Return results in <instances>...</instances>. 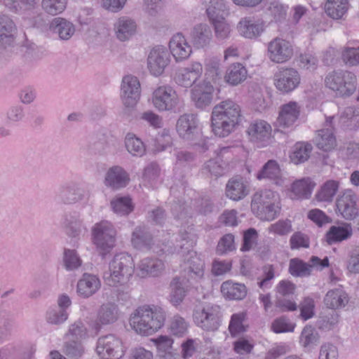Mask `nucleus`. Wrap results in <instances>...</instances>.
Returning <instances> with one entry per match:
<instances>
[{
	"label": "nucleus",
	"instance_id": "1",
	"mask_svg": "<svg viewBox=\"0 0 359 359\" xmlns=\"http://www.w3.org/2000/svg\"><path fill=\"white\" fill-rule=\"evenodd\" d=\"M240 106L231 100H226L215 105L212 111V127L214 133L221 137L231 133L241 121Z\"/></svg>",
	"mask_w": 359,
	"mask_h": 359
},
{
	"label": "nucleus",
	"instance_id": "2",
	"mask_svg": "<svg viewBox=\"0 0 359 359\" xmlns=\"http://www.w3.org/2000/svg\"><path fill=\"white\" fill-rule=\"evenodd\" d=\"M135 271L133 257L127 253L115 255L109 263V268L103 273V279L111 287L126 285Z\"/></svg>",
	"mask_w": 359,
	"mask_h": 359
},
{
	"label": "nucleus",
	"instance_id": "3",
	"mask_svg": "<svg viewBox=\"0 0 359 359\" xmlns=\"http://www.w3.org/2000/svg\"><path fill=\"white\" fill-rule=\"evenodd\" d=\"M280 210L278 198L276 192L270 189L257 191L252 196L251 210L262 220L274 219Z\"/></svg>",
	"mask_w": 359,
	"mask_h": 359
},
{
	"label": "nucleus",
	"instance_id": "4",
	"mask_svg": "<svg viewBox=\"0 0 359 359\" xmlns=\"http://www.w3.org/2000/svg\"><path fill=\"white\" fill-rule=\"evenodd\" d=\"M325 84L339 96H350L356 90L357 79L348 71H333L325 76Z\"/></svg>",
	"mask_w": 359,
	"mask_h": 359
},
{
	"label": "nucleus",
	"instance_id": "5",
	"mask_svg": "<svg viewBox=\"0 0 359 359\" xmlns=\"http://www.w3.org/2000/svg\"><path fill=\"white\" fill-rule=\"evenodd\" d=\"M116 236V229L107 220L97 222L92 228L93 242L102 257L115 246Z\"/></svg>",
	"mask_w": 359,
	"mask_h": 359
},
{
	"label": "nucleus",
	"instance_id": "6",
	"mask_svg": "<svg viewBox=\"0 0 359 359\" xmlns=\"http://www.w3.org/2000/svg\"><path fill=\"white\" fill-rule=\"evenodd\" d=\"M90 193L81 183L69 182L59 187L55 194L58 203L72 205L88 198Z\"/></svg>",
	"mask_w": 359,
	"mask_h": 359
},
{
	"label": "nucleus",
	"instance_id": "7",
	"mask_svg": "<svg viewBox=\"0 0 359 359\" xmlns=\"http://www.w3.org/2000/svg\"><path fill=\"white\" fill-rule=\"evenodd\" d=\"M274 86L282 93H289L294 90L300 84L301 76L292 67H280L274 74Z\"/></svg>",
	"mask_w": 359,
	"mask_h": 359
},
{
	"label": "nucleus",
	"instance_id": "8",
	"mask_svg": "<svg viewBox=\"0 0 359 359\" xmlns=\"http://www.w3.org/2000/svg\"><path fill=\"white\" fill-rule=\"evenodd\" d=\"M266 54L272 62L282 64L292 58L294 49L289 41L276 37L268 43Z\"/></svg>",
	"mask_w": 359,
	"mask_h": 359
},
{
	"label": "nucleus",
	"instance_id": "9",
	"mask_svg": "<svg viewBox=\"0 0 359 359\" xmlns=\"http://www.w3.org/2000/svg\"><path fill=\"white\" fill-rule=\"evenodd\" d=\"M164 316H133L130 318L132 328L141 335H150L164 324Z\"/></svg>",
	"mask_w": 359,
	"mask_h": 359
},
{
	"label": "nucleus",
	"instance_id": "10",
	"mask_svg": "<svg viewBox=\"0 0 359 359\" xmlns=\"http://www.w3.org/2000/svg\"><path fill=\"white\" fill-rule=\"evenodd\" d=\"M96 351L102 359H120L124 354L121 341L113 334L100 337Z\"/></svg>",
	"mask_w": 359,
	"mask_h": 359
},
{
	"label": "nucleus",
	"instance_id": "11",
	"mask_svg": "<svg viewBox=\"0 0 359 359\" xmlns=\"http://www.w3.org/2000/svg\"><path fill=\"white\" fill-rule=\"evenodd\" d=\"M176 92L169 86H160L152 94V103L160 111H174L179 104Z\"/></svg>",
	"mask_w": 359,
	"mask_h": 359
},
{
	"label": "nucleus",
	"instance_id": "12",
	"mask_svg": "<svg viewBox=\"0 0 359 359\" xmlns=\"http://www.w3.org/2000/svg\"><path fill=\"white\" fill-rule=\"evenodd\" d=\"M358 199L353 190H344L339 195L336 201L337 212L346 220L355 219L358 215Z\"/></svg>",
	"mask_w": 359,
	"mask_h": 359
},
{
	"label": "nucleus",
	"instance_id": "13",
	"mask_svg": "<svg viewBox=\"0 0 359 359\" xmlns=\"http://www.w3.org/2000/svg\"><path fill=\"white\" fill-rule=\"evenodd\" d=\"M170 62V53L166 48L158 46L152 48L147 58L148 69L155 76L163 74Z\"/></svg>",
	"mask_w": 359,
	"mask_h": 359
},
{
	"label": "nucleus",
	"instance_id": "14",
	"mask_svg": "<svg viewBox=\"0 0 359 359\" xmlns=\"http://www.w3.org/2000/svg\"><path fill=\"white\" fill-rule=\"evenodd\" d=\"M176 129L180 137L192 140L200 134L199 121L196 115L184 114L177 121Z\"/></svg>",
	"mask_w": 359,
	"mask_h": 359
},
{
	"label": "nucleus",
	"instance_id": "15",
	"mask_svg": "<svg viewBox=\"0 0 359 359\" xmlns=\"http://www.w3.org/2000/svg\"><path fill=\"white\" fill-rule=\"evenodd\" d=\"M140 97V83L136 76L128 75L123 78L121 98L125 106L134 107Z\"/></svg>",
	"mask_w": 359,
	"mask_h": 359
},
{
	"label": "nucleus",
	"instance_id": "16",
	"mask_svg": "<svg viewBox=\"0 0 359 359\" xmlns=\"http://www.w3.org/2000/svg\"><path fill=\"white\" fill-rule=\"evenodd\" d=\"M300 114V106L294 101H290L283 104L279 111L276 120V126L278 130L290 128L299 118Z\"/></svg>",
	"mask_w": 359,
	"mask_h": 359
},
{
	"label": "nucleus",
	"instance_id": "17",
	"mask_svg": "<svg viewBox=\"0 0 359 359\" xmlns=\"http://www.w3.org/2000/svg\"><path fill=\"white\" fill-rule=\"evenodd\" d=\"M204 262L194 250H188L184 258L183 270L187 274V281L190 279L198 280L204 273Z\"/></svg>",
	"mask_w": 359,
	"mask_h": 359
},
{
	"label": "nucleus",
	"instance_id": "18",
	"mask_svg": "<svg viewBox=\"0 0 359 359\" xmlns=\"http://www.w3.org/2000/svg\"><path fill=\"white\" fill-rule=\"evenodd\" d=\"M129 182V174L122 167L114 165L107 170L104 184L113 190H118L126 187Z\"/></svg>",
	"mask_w": 359,
	"mask_h": 359
},
{
	"label": "nucleus",
	"instance_id": "19",
	"mask_svg": "<svg viewBox=\"0 0 359 359\" xmlns=\"http://www.w3.org/2000/svg\"><path fill=\"white\" fill-rule=\"evenodd\" d=\"M203 66L200 62H194L187 67L180 70L175 76V82L183 87H191L201 77Z\"/></svg>",
	"mask_w": 359,
	"mask_h": 359
},
{
	"label": "nucleus",
	"instance_id": "20",
	"mask_svg": "<svg viewBox=\"0 0 359 359\" xmlns=\"http://www.w3.org/2000/svg\"><path fill=\"white\" fill-rule=\"evenodd\" d=\"M101 287V281L96 275L84 273L78 280L76 292L82 298H89L94 295Z\"/></svg>",
	"mask_w": 359,
	"mask_h": 359
},
{
	"label": "nucleus",
	"instance_id": "21",
	"mask_svg": "<svg viewBox=\"0 0 359 359\" xmlns=\"http://www.w3.org/2000/svg\"><path fill=\"white\" fill-rule=\"evenodd\" d=\"M247 132L250 140L259 144L260 147L267 145L271 140V127L264 121L252 123Z\"/></svg>",
	"mask_w": 359,
	"mask_h": 359
},
{
	"label": "nucleus",
	"instance_id": "22",
	"mask_svg": "<svg viewBox=\"0 0 359 359\" xmlns=\"http://www.w3.org/2000/svg\"><path fill=\"white\" fill-rule=\"evenodd\" d=\"M213 86L210 81L204 80L191 90V99L195 106L204 109L209 106L212 100Z\"/></svg>",
	"mask_w": 359,
	"mask_h": 359
},
{
	"label": "nucleus",
	"instance_id": "23",
	"mask_svg": "<svg viewBox=\"0 0 359 359\" xmlns=\"http://www.w3.org/2000/svg\"><path fill=\"white\" fill-rule=\"evenodd\" d=\"M334 116H329L326 118L325 126L318 131L315 137V142L318 148L325 151L333 149L336 146V138L333 133L334 128L332 125Z\"/></svg>",
	"mask_w": 359,
	"mask_h": 359
},
{
	"label": "nucleus",
	"instance_id": "24",
	"mask_svg": "<svg viewBox=\"0 0 359 359\" xmlns=\"http://www.w3.org/2000/svg\"><path fill=\"white\" fill-rule=\"evenodd\" d=\"M237 29L239 34L247 39L258 37L264 31V24L253 17H245L239 21Z\"/></svg>",
	"mask_w": 359,
	"mask_h": 359
},
{
	"label": "nucleus",
	"instance_id": "25",
	"mask_svg": "<svg viewBox=\"0 0 359 359\" xmlns=\"http://www.w3.org/2000/svg\"><path fill=\"white\" fill-rule=\"evenodd\" d=\"M169 48L177 62L187 59L192 53L191 47L181 33H177L172 37Z\"/></svg>",
	"mask_w": 359,
	"mask_h": 359
},
{
	"label": "nucleus",
	"instance_id": "26",
	"mask_svg": "<svg viewBox=\"0 0 359 359\" xmlns=\"http://www.w3.org/2000/svg\"><path fill=\"white\" fill-rule=\"evenodd\" d=\"M17 27L12 18L0 13V44L4 47L11 46L15 39Z\"/></svg>",
	"mask_w": 359,
	"mask_h": 359
},
{
	"label": "nucleus",
	"instance_id": "27",
	"mask_svg": "<svg viewBox=\"0 0 359 359\" xmlns=\"http://www.w3.org/2000/svg\"><path fill=\"white\" fill-rule=\"evenodd\" d=\"M257 179L271 180L277 186H283L285 181L278 163L274 160H269L263 165L257 174Z\"/></svg>",
	"mask_w": 359,
	"mask_h": 359
},
{
	"label": "nucleus",
	"instance_id": "28",
	"mask_svg": "<svg viewBox=\"0 0 359 359\" xmlns=\"http://www.w3.org/2000/svg\"><path fill=\"white\" fill-rule=\"evenodd\" d=\"M316 184L310 177L295 180L290 188V198L294 200L308 199Z\"/></svg>",
	"mask_w": 359,
	"mask_h": 359
},
{
	"label": "nucleus",
	"instance_id": "29",
	"mask_svg": "<svg viewBox=\"0 0 359 359\" xmlns=\"http://www.w3.org/2000/svg\"><path fill=\"white\" fill-rule=\"evenodd\" d=\"M221 292L226 299L240 301L245 298L248 290L245 284L229 280L222 284Z\"/></svg>",
	"mask_w": 359,
	"mask_h": 359
},
{
	"label": "nucleus",
	"instance_id": "30",
	"mask_svg": "<svg viewBox=\"0 0 359 359\" xmlns=\"http://www.w3.org/2000/svg\"><path fill=\"white\" fill-rule=\"evenodd\" d=\"M191 42L196 48L208 46L212 38L210 27L206 24L196 25L191 32Z\"/></svg>",
	"mask_w": 359,
	"mask_h": 359
},
{
	"label": "nucleus",
	"instance_id": "31",
	"mask_svg": "<svg viewBox=\"0 0 359 359\" xmlns=\"http://www.w3.org/2000/svg\"><path fill=\"white\" fill-rule=\"evenodd\" d=\"M249 193L246 183L241 177H235L229 180L226 185V195L233 201H240Z\"/></svg>",
	"mask_w": 359,
	"mask_h": 359
},
{
	"label": "nucleus",
	"instance_id": "32",
	"mask_svg": "<svg viewBox=\"0 0 359 359\" xmlns=\"http://www.w3.org/2000/svg\"><path fill=\"white\" fill-rule=\"evenodd\" d=\"M137 25L134 20L128 17L119 18L114 23V31L118 39L128 40L136 32Z\"/></svg>",
	"mask_w": 359,
	"mask_h": 359
},
{
	"label": "nucleus",
	"instance_id": "33",
	"mask_svg": "<svg viewBox=\"0 0 359 359\" xmlns=\"http://www.w3.org/2000/svg\"><path fill=\"white\" fill-rule=\"evenodd\" d=\"M50 29L60 40L67 41L75 33V27L71 22L62 18H55L50 23Z\"/></svg>",
	"mask_w": 359,
	"mask_h": 359
},
{
	"label": "nucleus",
	"instance_id": "34",
	"mask_svg": "<svg viewBox=\"0 0 359 359\" xmlns=\"http://www.w3.org/2000/svg\"><path fill=\"white\" fill-rule=\"evenodd\" d=\"M131 243L138 250L149 248L153 244V236L147 226L140 225L132 233Z\"/></svg>",
	"mask_w": 359,
	"mask_h": 359
},
{
	"label": "nucleus",
	"instance_id": "35",
	"mask_svg": "<svg viewBox=\"0 0 359 359\" xmlns=\"http://www.w3.org/2000/svg\"><path fill=\"white\" fill-rule=\"evenodd\" d=\"M164 263L158 259L144 258L138 265L139 276L144 278L147 276H158L164 270Z\"/></svg>",
	"mask_w": 359,
	"mask_h": 359
},
{
	"label": "nucleus",
	"instance_id": "36",
	"mask_svg": "<svg viewBox=\"0 0 359 359\" xmlns=\"http://www.w3.org/2000/svg\"><path fill=\"white\" fill-rule=\"evenodd\" d=\"M247 75L248 71L242 64L233 63L227 68L224 80L229 85L235 86L243 82Z\"/></svg>",
	"mask_w": 359,
	"mask_h": 359
},
{
	"label": "nucleus",
	"instance_id": "37",
	"mask_svg": "<svg viewBox=\"0 0 359 359\" xmlns=\"http://www.w3.org/2000/svg\"><path fill=\"white\" fill-rule=\"evenodd\" d=\"M339 182L329 180L320 187L315 195L318 201L330 203L333 201L339 188Z\"/></svg>",
	"mask_w": 359,
	"mask_h": 359
},
{
	"label": "nucleus",
	"instance_id": "38",
	"mask_svg": "<svg viewBox=\"0 0 359 359\" xmlns=\"http://www.w3.org/2000/svg\"><path fill=\"white\" fill-rule=\"evenodd\" d=\"M62 224L66 233L70 237L76 238L81 232L82 222L76 212L65 214Z\"/></svg>",
	"mask_w": 359,
	"mask_h": 359
},
{
	"label": "nucleus",
	"instance_id": "39",
	"mask_svg": "<svg viewBox=\"0 0 359 359\" xmlns=\"http://www.w3.org/2000/svg\"><path fill=\"white\" fill-rule=\"evenodd\" d=\"M348 8V0H327L325 5V13L335 20L341 19Z\"/></svg>",
	"mask_w": 359,
	"mask_h": 359
},
{
	"label": "nucleus",
	"instance_id": "40",
	"mask_svg": "<svg viewBox=\"0 0 359 359\" xmlns=\"http://www.w3.org/2000/svg\"><path fill=\"white\" fill-rule=\"evenodd\" d=\"M324 303L327 308L336 309L344 307L348 303L346 293L341 288L330 290L327 292Z\"/></svg>",
	"mask_w": 359,
	"mask_h": 359
},
{
	"label": "nucleus",
	"instance_id": "41",
	"mask_svg": "<svg viewBox=\"0 0 359 359\" xmlns=\"http://www.w3.org/2000/svg\"><path fill=\"white\" fill-rule=\"evenodd\" d=\"M320 341V336L311 325H306L302 331L299 344L306 351H311Z\"/></svg>",
	"mask_w": 359,
	"mask_h": 359
},
{
	"label": "nucleus",
	"instance_id": "42",
	"mask_svg": "<svg viewBox=\"0 0 359 359\" xmlns=\"http://www.w3.org/2000/svg\"><path fill=\"white\" fill-rule=\"evenodd\" d=\"M113 212L119 216H127L134 210V204L128 196H116L110 202Z\"/></svg>",
	"mask_w": 359,
	"mask_h": 359
},
{
	"label": "nucleus",
	"instance_id": "43",
	"mask_svg": "<svg viewBox=\"0 0 359 359\" xmlns=\"http://www.w3.org/2000/svg\"><path fill=\"white\" fill-rule=\"evenodd\" d=\"M170 302L173 305L180 304L187 294V289L185 278L175 277L170 283Z\"/></svg>",
	"mask_w": 359,
	"mask_h": 359
},
{
	"label": "nucleus",
	"instance_id": "44",
	"mask_svg": "<svg viewBox=\"0 0 359 359\" xmlns=\"http://www.w3.org/2000/svg\"><path fill=\"white\" fill-rule=\"evenodd\" d=\"M229 150V147L222 148L217 158L210 159L204 164L203 168V172L205 174H209L216 177L222 175L224 173V166L221 162L220 156L223 157Z\"/></svg>",
	"mask_w": 359,
	"mask_h": 359
},
{
	"label": "nucleus",
	"instance_id": "45",
	"mask_svg": "<svg viewBox=\"0 0 359 359\" xmlns=\"http://www.w3.org/2000/svg\"><path fill=\"white\" fill-rule=\"evenodd\" d=\"M352 229L350 225L346 226H332L326 233V240L329 244L341 242L350 238Z\"/></svg>",
	"mask_w": 359,
	"mask_h": 359
},
{
	"label": "nucleus",
	"instance_id": "46",
	"mask_svg": "<svg viewBox=\"0 0 359 359\" xmlns=\"http://www.w3.org/2000/svg\"><path fill=\"white\" fill-rule=\"evenodd\" d=\"M311 144L305 142H297L293 147V151L290 154V159L294 164H299L306 161L312 151Z\"/></svg>",
	"mask_w": 359,
	"mask_h": 359
},
{
	"label": "nucleus",
	"instance_id": "47",
	"mask_svg": "<svg viewBox=\"0 0 359 359\" xmlns=\"http://www.w3.org/2000/svg\"><path fill=\"white\" fill-rule=\"evenodd\" d=\"M205 76L206 79L217 82L222 78L220 60L217 57H212L205 61Z\"/></svg>",
	"mask_w": 359,
	"mask_h": 359
},
{
	"label": "nucleus",
	"instance_id": "48",
	"mask_svg": "<svg viewBox=\"0 0 359 359\" xmlns=\"http://www.w3.org/2000/svg\"><path fill=\"white\" fill-rule=\"evenodd\" d=\"M288 271L294 277L303 278L311 275L310 264L299 258L290 260Z\"/></svg>",
	"mask_w": 359,
	"mask_h": 359
},
{
	"label": "nucleus",
	"instance_id": "49",
	"mask_svg": "<svg viewBox=\"0 0 359 359\" xmlns=\"http://www.w3.org/2000/svg\"><path fill=\"white\" fill-rule=\"evenodd\" d=\"M206 12L211 22L224 19L227 14L226 5L224 0H210Z\"/></svg>",
	"mask_w": 359,
	"mask_h": 359
},
{
	"label": "nucleus",
	"instance_id": "50",
	"mask_svg": "<svg viewBox=\"0 0 359 359\" xmlns=\"http://www.w3.org/2000/svg\"><path fill=\"white\" fill-rule=\"evenodd\" d=\"M304 321L313 317L314 316H300ZM316 327L323 331H328L334 328L339 323V316H315Z\"/></svg>",
	"mask_w": 359,
	"mask_h": 359
},
{
	"label": "nucleus",
	"instance_id": "51",
	"mask_svg": "<svg viewBox=\"0 0 359 359\" xmlns=\"http://www.w3.org/2000/svg\"><path fill=\"white\" fill-rule=\"evenodd\" d=\"M127 151L134 156H142L146 151L143 142L133 134H128L125 139Z\"/></svg>",
	"mask_w": 359,
	"mask_h": 359
},
{
	"label": "nucleus",
	"instance_id": "52",
	"mask_svg": "<svg viewBox=\"0 0 359 359\" xmlns=\"http://www.w3.org/2000/svg\"><path fill=\"white\" fill-rule=\"evenodd\" d=\"M63 351L69 358L78 359L84 353V346L81 341L68 338L65 342Z\"/></svg>",
	"mask_w": 359,
	"mask_h": 359
},
{
	"label": "nucleus",
	"instance_id": "53",
	"mask_svg": "<svg viewBox=\"0 0 359 359\" xmlns=\"http://www.w3.org/2000/svg\"><path fill=\"white\" fill-rule=\"evenodd\" d=\"M189 327V323L184 318L180 316H174L170 321L169 330L172 335L183 337L188 333Z\"/></svg>",
	"mask_w": 359,
	"mask_h": 359
},
{
	"label": "nucleus",
	"instance_id": "54",
	"mask_svg": "<svg viewBox=\"0 0 359 359\" xmlns=\"http://www.w3.org/2000/svg\"><path fill=\"white\" fill-rule=\"evenodd\" d=\"M196 325L207 331L217 330L220 324L218 316H195Z\"/></svg>",
	"mask_w": 359,
	"mask_h": 359
},
{
	"label": "nucleus",
	"instance_id": "55",
	"mask_svg": "<svg viewBox=\"0 0 359 359\" xmlns=\"http://www.w3.org/2000/svg\"><path fill=\"white\" fill-rule=\"evenodd\" d=\"M117 320L116 316H92L88 321L89 327L97 334L107 325L114 323Z\"/></svg>",
	"mask_w": 359,
	"mask_h": 359
},
{
	"label": "nucleus",
	"instance_id": "56",
	"mask_svg": "<svg viewBox=\"0 0 359 359\" xmlns=\"http://www.w3.org/2000/svg\"><path fill=\"white\" fill-rule=\"evenodd\" d=\"M6 6L16 13L33 8L38 0H4Z\"/></svg>",
	"mask_w": 359,
	"mask_h": 359
},
{
	"label": "nucleus",
	"instance_id": "57",
	"mask_svg": "<svg viewBox=\"0 0 359 359\" xmlns=\"http://www.w3.org/2000/svg\"><path fill=\"white\" fill-rule=\"evenodd\" d=\"M67 2V0H42L41 5L46 13L55 15L65 10Z\"/></svg>",
	"mask_w": 359,
	"mask_h": 359
},
{
	"label": "nucleus",
	"instance_id": "58",
	"mask_svg": "<svg viewBox=\"0 0 359 359\" xmlns=\"http://www.w3.org/2000/svg\"><path fill=\"white\" fill-rule=\"evenodd\" d=\"M63 261L65 267L68 271L76 270L82 264L81 259L74 250L65 249Z\"/></svg>",
	"mask_w": 359,
	"mask_h": 359
},
{
	"label": "nucleus",
	"instance_id": "59",
	"mask_svg": "<svg viewBox=\"0 0 359 359\" xmlns=\"http://www.w3.org/2000/svg\"><path fill=\"white\" fill-rule=\"evenodd\" d=\"M67 336L68 338L79 339L82 341L88 337L87 329L81 321H76L70 325Z\"/></svg>",
	"mask_w": 359,
	"mask_h": 359
},
{
	"label": "nucleus",
	"instance_id": "60",
	"mask_svg": "<svg viewBox=\"0 0 359 359\" xmlns=\"http://www.w3.org/2000/svg\"><path fill=\"white\" fill-rule=\"evenodd\" d=\"M160 175V168L156 163H149L144 170L143 180L144 182L153 186Z\"/></svg>",
	"mask_w": 359,
	"mask_h": 359
},
{
	"label": "nucleus",
	"instance_id": "61",
	"mask_svg": "<svg viewBox=\"0 0 359 359\" xmlns=\"http://www.w3.org/2000/svg\"><path fill=\"white\" fill-rule=\"evenodd\" d=\"M154 342L159 355H166V353H172L173 339L165 335H161L153 340Z\"/></svg>",
	"mask_w": 359,
	"mask_h": 359
},
{
	"label": "nucleus",
	"instance_id": "62",
	"mask_svg": "<svg viewBox=\"0 0 359 359\" xmlns=\"http://www.w3.org/2000/svg\"><path fill=\"white\" fill-rule=\"evenodd\" d=\"M22 13H25V19L28 20L29 25L32 27H39L44 22L43 15L40 12L37 5L33 8L27 11H24Z\"/></svg>",
	"mask_w": 359,
	"mask_h": 359
},
{
	"label": "nucleus",
	"instance_id": "63",
	"mask_svg": "<svg viewBox=\"0 0 359 359\" xmlns=\"http://www.w3.org/2000/svg\"><path fill=\"white\" fill-rule=\"evenodd\" d=\"M235 249L234 236L231 233H227L222 236L217 246V251L219 255L233 251Z\"/></svg>",
	"mask_w": 359,
	"mask_h": 359
},
{
	"label": "nucleus",
	"instance_id": "64",
	"mask_svg": "<svg viewBox=\"0 0 359 359\" xmlns=\"http://www.w3.org/2000/svg\"><path fill=\"white\" fill-rule=\"evenodd\" d=\"M295 324L290 322L285 316H282L274 320L272 324V330L276 333L292 332Z\"/></svg>",
	"mask_w": 359,
	"mask_h": 359
}]
</instances>
